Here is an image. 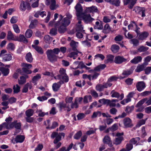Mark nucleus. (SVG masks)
<instances>
[{
	"instance_id": "obj_46",
	"label": "nucleus",
	"mask_w": 151,
	"mask_h": 151,
	"mask_svg": "<svg viewBox=\"0 0 151 151\" xmlns=\"http://www.w3.org/2000/svg\"><path fill=\"white\" fill-rule=\"evenodd\" d=\"M20 79L19 80H18V83L19 85H23L26 82V79L23 76H20Z\"/></svg>"
},
{
	"instance_id": "obj_53",
	"label": "nucleus",
	"mask_w": 151,
	"mask_h": 151,
	"mask_svg": "<svg viewBox=\"0 0 151 151\" xmlns=\"http://www.w3.org/2000/svg\"><path fill=\"white\" fill-rule=\"evenodd\" d=\"M101 112L99 111H97V112H94L91 116L92 118H94L98 116L99 117L101 115Z\"/></svg>"
},
{
	"instance_id": "obj_50",
	"label": "nucleus",
	"mask_w": 151,
	"mask_h": 151,
	"mask_svg": "<svg viewBox=\"0 0 151 151\" xmlns=\"http://www.w3.org/2000/svg\"><path fill=\"white\" fill-rule=\"evenodd\" d=\"M59 110L61 111L63 109L66 108L67 104L65 103H63V102H61L59 103Z\"/></svg>"
},
{
	"instance_id": "obj_15",
	"label": "nucleus",
	"mask_w": 151,
	"mask_h": 151,
	"mask_svg": "<svg viewBox=\"0 0 151 151\" xmlns=\"http://www.w3.org/2000/svg\"><path fill=\"white\" fill-rule=\"evenodd\" d=\"M114 56L111 55H107L106 56V59L104 60V63L105 64H107L109 63H111L114 61Z\"/></svg>"
},
{
	"instance_id": "obj_16",
	"label": "nucleus",
	"mask_w": 151,
	"mask_h": 151,
	"mask_svg": "<svg viewBox=\"0 0 151 151\" xmlns=\"http://www.w3.org/2000/svg\"><path fill=\"white\" fill-rule=\"evenodd\" d=\"M82 16L83 19L85 22H91L92 20H94V19L92 18L90 14H83Z\"/></svg>"
},
{
	"instance_id": "obj_51",
	"label": "nucleus",
	"mask_w": 151,
	"mask_h": 151,
	"mask_svg": "<svg viewBox=\"0 0 151 151\" xmlns=\"http://www.w3.org/2000/svg\"><path fill=\"white\" fill-rule=\"evenodd\" d=\"M144 66L143 65H138L135 70V71L137 72H140L143 70Z\"/></svg>"
},
{
	"instance_id": "obj_61",
	"label": "nucleus",
	"mask_w": 151,
	"mask_h": 151,
	"mask_svg": "<svg viewBox=\"0 0 151 151\" xmlns=\"http://www.w3.org/2000/svg\"><path fill=\"white\" fill-rule=\"evenodd\" d=\"M79 107V105L76 101H75L74 103L72 102L71 104V107L72 109L75 108L77 109Z\"/></svg>"
},
{
	"instance_id": "obj_56",
	"label": "nucleus",
	"mask_w": 151,
	"mask_h": 151,
	"mask_svg": "<svg viewBox=\"0 0 151 151\" xmlns=\"http://www.w3.org/2000/svg\"><path fill=\"white\" fill-rule=\"evenodd\" d=\"M78 120H80L83 119L85 116V114L83 113H79L77 116Z\"/></svg>"
},
{
	"instance_id": "obj_43",
	"label": "nucleus",
	"mask_w": 151,
	"mask_h": 151,
	"mask_svg": "<svg viewBox=\"0 0 151 151\" xmlns=\"http://www.w3.org/2000/svg\"><path fill=\"white\" fill-rule=\"evenodd\" d=\"M16 87L14 85L13 87L14 93H17L19 92L20 91V87L19 86L18 84L16 85Z\"/></svg>"
},
{
	"instance_id": "obj_44",
	"label": "nucleus",
	"mask_w": 151,
	"mask_h": 151,
	"mask_svg": "<svg viewBox=\"0 0 151 151\" xmlns=\"http://www.w3.org/2000/svg\"><path fill=\"white\" fill-rule=\"evenodd\" d=\"M96 89L97 91L101 92L104 91V88L103 84H98L96 85Z\"/></svg>"
},
{
	"instance_id": "obj_1",
	"label": "nucleus",
	"mask_w": 151,
	"mask_h": 151,
	"mask_svg": "<svg viewBox=\"0 0 151 151\" xmlns=\"http://www.w3.org/2000/svg\"><path fill=\"white\" fill-rule=\"evenodd\" d=\"M60 52V49L58 48H54L53 50H47L46 54L48 59L51 63L56 61L58 56L56 55H58Z\"/></svg>"
},
{
	"instance_id": "obj_26",
	"label": "nucleus",
	"mask_w": 151,
	"mask_h": 151,
	"mask_svg": "<svg viewBox=\"0 0 151 151\" xmlns=\"http://www.w3.org/2000/svg\"><path fill=\"white\" fill-rule=\"evenodd\" d=\"M73 51V52H71L69 53L68 55V56L70 58H72V57H77L78 53L80 54L82 53L81 52H79L78 50Z\"/></svg>"
},
{
	"instance_id": "obj_40",
	"label": "nucleus",
	"mask_w": 151,
	"mask_h": 151,
	"mask_svg": "<svg viewBox=\"0 0 151 151\" xmlns=\"http://www.w3.org/2000/svg\"><path fill=\"white\" fill-rule=\"evenodd\" d=\"M149 48L147 47H145L143 46H140L137 49V51L139 52H145L147 51Z\"/></svg>"
},
{
	"instance_id": "obj_4",
	"label": "nucleus",
	"mask_w": 151,
	"mask_h": 151,
	"mask_svg": "<svg viewBox=\"0 0 151 151\" xmlns=\"http://www.w3.org/2000/svg\"><path fill=\"white\" fill-rule=\"evenodd\" d=\"M99 102L104 105L107 104V106L109 105L111 107H115L116 106L115 103H111V100L108 99H102L99 100Z\"/></svg>"
},
{
	"instance_id": "obj_9",
	"label": "nucleus",
	"mask_w": 151,
	"mask_h": 151,
	"mask_svg": "<svg viewBox=\"0 0 151 151\" xmlns=\"http://www.w3.org/2000/svg\"><path fill=\"white\" fill-rule=\"evenodd\" d=\"M137 1V0H123V1L124 5H127L130 2L128 7L129 9H132L136 3Z\"/></svg>"
},
{
	"instance_id": "obj_31",
	"label": "nucleus",
	"mask_w": 151,
	"mask_h": 151,
	"mask_svg": "<svg viewBox=\"0 0 151 151\" xmlns=\"http://www.w3.org/2000/svg\"><path fill=\"white\" fill-rule=\"evenodd\" d=\"M106 67V65L101 64L96 67L94 68V70L96 71H99L101 70H104Z\"/></svg>"
},
{
	"instance_id": "obj_3",
	"label": "nucleus",
	"mask_w": 151,
	"mask_h": 151,
	"mask_svg": "<svg viewBox=\"0 0 151 151\" xmlns=\"http://www.w3.org/2000/svg\"><path fill=\"white\" fill-rule=\"evenodd\" d=\"M27 9L28 10L31 9L30 4L27 1H21L20 2L19 9L22 11L24 12Z\"/></svg>"
},
{
	"instance_id": "obj_27",
	"label": "nucleus",
	"mask_w": 151,
	"mask_h": 151,
	"mask_svg": "<svg viewBox=\"0 0 151 151\" xmlns=\"http://www.w3.org/2000/svg\"><path fill=\"white\" fill-rule=\"evenodd\" d=\"M59 25H57L55 27V24H54V28H52L50 32V34L52 36H55L57 34V27Z\"/></svg>"
},
{
	"instance_id": "obj_25",
	"label": "nucleus",
	"mask_w": 151,
	"mask_h": 151,
	"mask_svg": "<svg viewBox=\"0 0 151 151\" xmlns=\"http://www.w3.org/2000/svg\"><path fill=\"white\" fill-rule=\"evenodd\" d=\"M41 78V75L40 74H37L36 76H34L32 79V83L36 85L37 84V81Z\"/></svg>"
},
{
	"instance_id": "obj_28",
	"label": "nucleus",
	"mask_w": 151,
	"mask_h": 151,
	"mask_svg": "<svg viewBox=\"0 0 151 151\" xmlns=\"http://www.w3.org/2000/svg\"><path fill=\"white\" fill-rule=\"evenodd\" d=\"M25 59L28 62L31 63L32 62L33 58L30 52H29L26 54L25 56Z\"/></svg>"
},
{
	"instance_id": "obj_52",
	"label": "nucleus",
	"mask_w": 151,
	"mask_h": 151,
	"mask_svg": "<svg viewBox=\"0 0 151 151\" xmlns=\"http://www.w3.org/2000/svg\"><path fill=\"white\" fill-rule=\"evenodd\" d=\"M147 119V118H146L145 119H142L140 120L137 124V126L140 127L141 126L144 124L146 122V121Z\"/></svg>"
},
{
	"instance_id": "obj_8",
	"label": "nucleus",
	"mask_w": 151,
	"mask_h": 151,
	"mask_svg": "<svg viewBox=\"0 0 151 151\" xmlns=\"http://www.w3.org/2000/svg\"><path fill=\"white\" fill-rule=\"evenodd\" d=\"M98 12L97 7L96 6L93 5L90 7H86V9L84 11V13H97Z\"/></svg>"
},
{
	"instance_id": "obj_41",
	"label": "nucleus",
	"mask_w": 151,
	"mask_h": 151,
	"mask_svg": "<svg viewBox=\"0 0 151 151\" xmlns=\"http://www.w3.org/2000/svg\"><path fill=\"white\" fill-rule=\"evenodd\" d=\"M82 134V132L81 130H80L78 132L74 135L73 137L74 138L76 139H79Z\"/></svg>"
},
{
	"instance_id": "obj_2",
	"label": "nucleus",
	"mask_w": 151,
	"mask_h": 151,
	"mask_svg": "<svg viewBox=\"0 0 151 151\" xmlns=\"http://www.w3.org/2000/svg\"><path fill=\"white\" fill-rule=\"evenodd\" d=\"M6 52L7 51L5 50H3L1 51L0 57L2 58L3 61H9L12 59V57L11 54L9 53L5 54Z\"/></svg>"
},
{
	"instance_id": "obj_30",
	"label": "nucleus",
	"mask_w": 151,
	"mask_h": 151,
	"mask_svg": "<svg viewBox=\"0 0 151 151\" xmlns=\"http://www.w3.org/2000/svg\"><path fill=\"white\" fill-rule=\"evenodd\" d=\"M58 27V31L60 33H64L66 30V27L62 24Z\"/></svg>"
},
{
	"instance_id": "obj_59",
	"label": "nucleus",
	"mask_w": 151,
	"mask_h": 151,
	"mask_svg": "<svg viewBox=\"0 0 151 151\" xmlns=\"http://www.w3.org/2000/svg\"><path fill=\"white\" fill-rule=\"evenodd\" d=\"M126 149L127 151H129L131 150L133 147V146L132 144L127 143L126 144Z\"/></svg>"
},
{
	"instance_id": "obj_21",
	"label": "nucleus",
	"mask_w": 151,
	"mask_h": 151,
	"mask_svg": "<svg viewBox=\"0 0 151 151\" xmlns=\"http://www.w3.org/2000/svg\"><path fill=\"white\" fill-rule=\"evenodd\" d=\"M50 8L51 10L56 9L58 7V5H56L55 0H50Z\"/></svg>"
},
{
	"instance_id": "obj_10",
	"label": "nucleus",
	"mask_w": 151,
	"mask_h": 151,
	"mask_svg": "<svg viewBox=\"0 0 151 151\" xmlns=\"http://www.w3.org/2000/svg\"><path fill=\"white\" fill-rule=\"evenodd\" d=\"M123 123L126 128L132 127L133 126L131 120L129 117H126L123 120Z\"/></svg>"
},
{
	"instance_id": "obj_29",
	"label": "nucleus",
	"mask_w": 151,
	"mask_h": 151,
	"mask_svg": "<svg viewBox=\"0 0 151 151\" xmlns=\"http://www.w3.org/2000/svg\"><path fill=\"white\" fill-rule=\"evenodd\" d=\"M78 43L77 42L73 40H72L71 42L70 43V45L71 47L72 50L75 51L78 50L77 49V46L76 45V43Z\"/></svg>"
},
{
	"instance_id": "obj_36",
	"label": "nucleus",
	"mask_w": 151,
	"mask_h": 151,
	"mask_svg": "<svg viewBox=\"0 0 151 151\" xmlns=\"http://www.w3.org/2000/svg\"><path fill=\"white\" fill-rule=\"evenodd\" d=\"M34 112V111L33 109H29L26 111L25 114L27 117H29L33 115Z\"/></svg>"
},
{
	"instance_id": "obj_55",
	"label": "nucleus",
	"mask_w": 151,
	"mask_h": 151,
	"mask_svg": "<svg viewBox=\"0 0 151 151\" xmlns=\"http://www.w3.org/2000/svg\"><path fill=\"white\" fill-rule=\"evenodd\" d=\"M13 27L14 32L16 33H18L20 32V30L17 25L16 24H14L13 25Z\"/></svg>"
},
{
	"instance_id": "obj_12",
	"label": "nucleus",
	"mask_w": 151,
	"mask_h": 151,
	"mask_svg": "<svg viewBox=\"0 0 151 151\" xmlns=\"http://www.w3.org/2000/svg\"><path fill=\"white\" fill-rule=\"evenodd\" d=\"M111 94V97L112 98H119L120 97L119 100H122L124 97V94L123 93H122L120 95L118 92L115 91L114 90H112Z\"/></svg>"
},
{
	"instance_id": "obj_22",
	"label": "nucleus",
	"mask_w": 151,
	"mask_h": 151,
	"mask_svg": "<svg viewBox=\"0 0 151 151\" xmlns=\"http://www.w3.org/2000/svg\"><path fill=\"white\" fill-rule=\"evenodd\" d=\"M142 60V58L140 56H137L135 57L133 59L130 61L131 63L134 64H137L140 62Z\"/></svg>"
},
{
	"instance_id": "obj_18",
	"label": "nucleus",
	"mask_w": 151,
	"mask_h": 151,
	"mask_svg": "<svg viewBox=\"0 0 151 151\" xmlns=\"http://www.w3.org/2000/svg\"><path fill=\"white\" fill-rule=\"evenodd\" d=\"M106 2H109L110 4L118 7L120 5L119 0H104Z\"/></svg>"
},
{
	"instance_id": "obj_48",
	"label": "nucleus",
	"mask_w": 151,
	"mask_h": 151,
	"mask_svg": "<svg viewBox=\"0 0 151 151\" xmlns=\"http://www.w3.org/2000/svg\"><path fill=\"white\" fill-rule=\"evenodd\" d=\"M147 100L146 99H143L139 101L136 105V107H139L141 106L143 104L145 103Z\"/></svg>"
},
{
	"instance_id": "obj_45",
	"label": "nucleus",
	"mask_w": 151,
	"mask_h": 151,
	"mask_svg": "<svg viewBox=\"0 0 151 151\" xmlns=\"http://www.w3.org/2000/svg\"><path fill=\"white\" fill-rule=\"evenodd\" d=\"M14 37V35L12 32L10 31H9L8 32L7 36V40H12Z\"/></svg>"
},
{
	"instance_id": "obj_64",
	"label": "nucleus",
	"mask_w": 151,
	"mask_h": 151,
	"mask_svg": "<svg viewBox=\"0 0 151 151\" xmlns=\"http://www.w3.org/2000/svg\"><path fill=\"white\" fill-rule=\"evenodd\" d=\"M110 82H108V81L106 83H104L103 84L104 88H107L108 87H111L112 84L111 83H109Z\"/></svg>"
},
{
	"instance_id": "obj_60",
	"label": "nucleus",
	"mask_w": 151,
	"mask_h": 151,
	"mask_svg": "<svg viewBox=\"0 0 151 151\" xmlns=\"http://www.w3.org/2000/svg\"><path fill=\"white\" fill-rule=\"evenodd\" d=\"M15 128L17 129H20L21 128V124L20 122H17V120H15Z\"/></svg>"
},
{
	"instance_id": "obj_11",
	"label": "nucleus",
	"mask_w": 151,
	"mask_h": 151,
	"mask_svg": "<svg viewBox=\"0 0 151 151\" xmlns=\"http://www.w3.org/2000/svg\"><path fill=\"white\" fill-rule=\"evenodd\" d=\"M136 87L138 91H141L145 88V83L143 81L138 82L136 84Z\"/></svg>"
},
{
	"instance_id": "obj_24",
	"label": "nucleus",
	"mask_w": 151,
	"mask_h": 151,
	"mask_svg": "<svg viewBox=\"0 0 151 151\" xmlns=\"http://www.w3.org/2000/svg\"><path fill=\"white\" fill-rule=\"evenodd\" d=\"M32 46L40 54L42 55L43 54V51L41 47L34 45H32Z\"/></svg>"
},
{
	"instance_id": "obj_23",
	"label": "nucleus",
	"mask_w": 151,
	"mask_h": 151,
	"mask_svg": "<svg viewBox=\"0 0 151 151\" xmlns=\"http://www.w3.org/2000/svg\"><path fill=\"white\" fill-rule=\"evenodd\" d=\"M119 48V45L116 44H113L111 46V50L113 53H115L118 52Z\"/></svg>"
},
{
	"instance_id": "obj_5",
	"label": "nucleus",
	"mask_w": 151,
	"mask_h": 151,
	"mask_svg": "<svg viewBox=\"0 0 151 151\" xmlns=\"http://www.w3.org/2000/svg\"><path fill=\"white\" fill-rule=\"evenodd\" d=\"M134 10L135 11L136 14L139 15H141L142 17H145V7H135L134 8Z\"/></svg>"
},
{
	"instance_id": "obj_58",
	"label": "nucleus",
	"mask_w": 151,
	"mask_h": 151,
	"mask_svg": "<svg viewBox=\"0 0 151 151\" xmlns=\"http://www.w3.org/2000/svg\"><path fill=\"white\" fill-rule=\"evenodd\" d=\"M133 79L130 78H128L125 81V82L128 85H132L133 83Z\"/></svg>"
},
{
	"instance_id": "obj_49",
	"label": "nucleus",
	"mask_w": 151,
	"mask_h": 151,
	"mask_svg": "<svg viewBox=\"0 0 151 151\" xmlns=\"http://www.w3.org/2000/svg\"><path fill=\"white\" fill-rule=\"evenodd\" d=\"M109 130L112 132H114L118 129V126L116 123L113 124L111 127H109Z\"/></svg>"
},
{
	"instance_id": "obj_34",
	"label": "nucleus",
	"mask_w": 151,
	"mask_h": 151,
	"mask_svg": "<svg viewBox=\"0 0 151 151\" xmlns=\"http://www.w3.org/2000/svg\"><path fill=\"white\" fill-rule=\"evenodd\" d=\"M19 42L27 44L28 43V41L23 35L20 34L19 35Z\"/></svg>"
},
{
	"instance_id": "obj_42",
	"label": "nucleus",
	"mask_w": 151,
	"mask_h": 151,
	"mask_svg": "<svg viewBox=\"0 0 151 151\" xmlns=\"http://www.w3.org/2000/svg\"><path fill=\"white\" fill-rule=\"evenodd\" d=\"M32 31L30 29L27 30L25 33V36L27 38L30 37L32 35Z\"/></svg>"
},
{
	"instance_id": "obj_14",
	"label": "nucleus",
	"mask_w": 151,
	"mask_h": 151,
	"mask_svg": "<svg viewBox=\"0 0 151 151\" xmlns=\"http://www.w3.org/2000/svg\"><path fill=\"white\" fill-rule=\"evenodd\" d=\"M25 139L24 136L18 135L16 136L14 139V141L16 143H21L23 142Z\"/></svg>"
},
{
	"instance_id": "obj_13",
	"label": "nucleus",
	"mask_w": 151,
	"mask_h": 151,
	"mask_svg": "<svg viewBox=\"0 0 151 151\" xmlns=\"http://www.w3.org/2000/svg\"><path fill=\"white\" fill-rule=\"evenodd\" d=\"M133 70V67H131L129 69L124 70L122 73V75L124 76L125 78L127 77L132 73Z\"/></svg>"
},
{
	"instance_id": "obj_47",
	"label": "nucleus",
	"mask_w": 151,
	"mask_h": 151,
	"mask_svg": "<svg viewBox=\"0 0 151 151\" xmlns=\"http://www.w3.org/2000/svg\"><path fill=\"white\" fill-rule=\"evenodd\" d=\"M103 142L105 144H108L111 142L110 137L108 136H105L103 139Z\"/></svg>"
},
{
	"instance_id": "obj_19",
	"label": "nucleus",
	"mask_w": 151,
	"mask_h": 151,
	"mask_svg": "<svg viewBox=\"0 0 151 151\" xmlns=\"http://www.w3.org/2000/svg\"><path fill=\"white\" fill-rule=\"evenodd\" d=\"M148 35L149 33L147 32H144L139 35L138 39L140 40H143L147 38Z\"/></svg>"
},
{
	"instance_id": "obj_39",
	"label": "nucleus",
	"mask_w": 151,
	"mask_h": 151,
	"mask_svg": "<svg viewBox=\"0 0 151 151\" xmlns=\"http://www.w3.org/2000/svg\"><path fill=\"white\" fill-rule=\"evenodd\" d=\"M15 49V46L14 44L12 42L9 43L7 47V49L8 50H10L14 51Z\"/></svg>"
},
{
	"instance_id": "obj_17",
	"label": "nucleus",
	"mask_w": 151,
	"mask_h": 151,
	"mask_svg": "<svg viewBox=\"0 0 151 151\" xmlns=\"http://www.w3.org/2000/svg\"><path fill=\"white\" fill-rule=\"evenodd\" d=\"M65 134L63 132L59 133L58 135L55 137V139L54 140L53 143L54 144H57L61 139V136L63 137H64Z\"/></svg>"
},
{
	"instance_id": "obj_7",
	"label": "nucleus",
	"mask_w": 151,
	"mask_h": 151,
	"mask_svg": "<svg viewBox=\"0 0 151 151\" xmlns=\"http://www.w3.org/2000/svg\"><path fill=\"white\" fill-rule=\"evenodd\" d=\"M75 9L76 10L77 16L81 17V15L83 14L82 12L83 9L81 4L78 3L75 6Z\"/></svg>"
},
{
	"instance_id": "obj_63",
	"label": "nucleus",
	"mask_w": 151,
	"mask_h": 151,
	"mask_svg": "<svg viewBox=\"0 0 151 151\" xmlns=\"http://www.w3.org/2000/svg\"><path fill=\"white\" fill-rule=\"evenodd\" d=\"M118 79L117 77L115 76H112L108 78V82H111L113 81H116Z\"/></svg>"
},
{
	"instance_id": "obj_37",
	"label": "nucleus",
	"mask_w": 151,
	"mask_h": 151,
	"mask_svg": "<svg viewBox=\"0 0 151 151\" xmlns=\"http://www.w3.org/2000/svg\"><path fill=\"white\" fill-rule=\"evenodd\" d=\"M124 137H117L116 138L115 142L114 143V144L118 145L120 144L122 141L123 140Z\"/></svg>"
},
{
	"instance_id": "obj_62",
	"label": "nucleus",
	"mask_w": 151,
	"mask_h": 151,
	"mask_svg": "<svg viewBox=\"0 0 151 151\" xmlns=\"http://www.w3.org/2000/svg\"><path fill=\"white\" fill-rule=\"evenodd\" d=\"M91 95L94 98H96L98 97V95L97 92L94 90H92L91 91Z\"/></svg>"
},
{
	"instance_id": "obj_57",
	"label": "nucleus",
	"mask_w": 151,
	"mask_h": 151,
	"mask_svg": "<svg viewBox=\"0 0 151 151\" xmlns=\"http://www.w3.org/2000/svg\"><path fill=\"white\" fill-rule=\"evenodd\" d=\"M22 66L23 67V68H26L28 69L31 68L32 67V65L31 64L23 63L22 64Z\"/></svg>"
},
{
	"instance_id": "obj_20",
	"label": "nucleus",
	"mask_w": 151,
	"mask_h": 151,
	"mask_svg": "<svg viewBox=\"0 0 151 151\" xmlns=\"http://www.w3.org/2000/svg\"><path fill=\"white\" fill-rule=\"evenodd\" d=\"M0 71L1 72L3 76H7L9 73V69L4 67H0Z\"/></svg>"
},
{
	"instance_id": "obj_33",
	"label": "nucleus",
	"mask_w": 151,
	"mask_h": 151,
	"mask_svg": "<svg viewBox=\"0 0 151 151\" xmlns=\"http://www.w3.org/2000/svg\"><path fill=\"white\" fill-rule=\"evenodd\" d=\"M38 23V21L37 19L32 20L29 26V27L31 29L35 28Z\"/></svg>"
},
{
	"instance_id": "obj_38",
	"label": "nucleus",
	"mask_w": 151,
	"mask_h": 151,
	"mask_svg": "<svg viewBox=\"0 0 151 151\" xmlns=\"http://www.w3.org/2000/svg\"><path fill=\"white\" fill-rule=\"evenodd\" d=\"M44 40L46 43H50L52 40V38L48 35H46L44 37Z\"/></svg>"
},
{
	"instance_id": "obj_35",
	"label": "nucleus",
	"mask_w": 151,
	"mask_h": 151,
	"mask_svg": "<svg viewBox=\"0 0 151 151\" xmlns=\"http://www.w3.org/2000/svg\"><path fill=\"white\" fill-rule=\"evenodd\" d=\"M70 20L67 18H64L61 24L66 26H68L70 23Z\"/></svg>"
},
{
	"instance_id": "obj_54",
	"label": "nucleus",
	"mask_w": 151,
	"mask_h": 151,
	"mask_svg": "<svg viewBox=\"0 0 151 151\" xmlns=\"http://www.w3.org/2000/svg\"><path fill=\"white\" fill-rule=\"evenodd\" d=\"M134 108V106H127L125 110V111L128 113H131L132 111L133 110Z\"/></svg>"
},
{
	"instance_id": "obj_6",
	"label": "nucleus",
	"mask_w": 151,
	"mask_h": 151,
	"mask_svg": "<svg viewBox=\"0 0 151 151\" xmlns=\"http://www.w3.org/2000/svg\"><path fill=\"white\" fill-rule=\"evenodd\" d=\"M114 62L116 64H120L123 62H127V59L125 58L122 56H116L114 59Z\"/></svg>"
},
{
	"instance_id": "obj_32",
	"label": "nucleus",
	"mask_w": 151,
	"mask_h": 151,
	"mask_svg": "<svg viewBox=\"0 0 151 151\" xmlns=\"http://www.w3.org/2000/svg\"><path fill=\"white\" fill-rule=\"evenodd\" d=\"M61 86L57 83H54L52 85L53 90L54 92H57L58 91Z\"/></svg>"
}]
</instances>
